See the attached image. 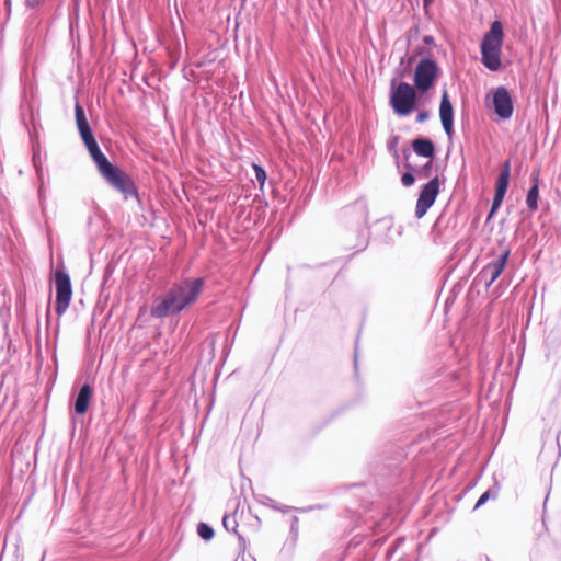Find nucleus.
<instances>
[{
    "label": "nucleus",
    "instance_id": "obj_3",
    "mask_svg": "<svg viewBox=\"0 0 561 561\" xmlns=\"http://www.w3.org/2000/svg\"><path fill=\"white\" fill-rule=\"evenodd\" d=\"M89 154L108 185L121 192L125 198L138 197V190L133 179L124 170L113 164L100 147Z\"/></svg>",
    "mask_w": 561,
    "mask_h": 561
},
{
    "label": "nucleus",
    "instance_id": "obj_15",
    "mask_svg": "<svg viewBox=\"0 0 561 561\" xmlns=\"http://www.w3.org/2000/svg\"><path fill=\"white\" fill-rule=\"evenodd\" d=\"M92 396H93L92 387L87 382L83 383L80 387V389L77 393V397L75 399V402H73V410H75L76 414L83 415L88 411Z\"/></svg>",
    "mask_w": 561,
    "mask_h": 561
},
{
    "label": "nucleus",
    "instance_id": "obj_40",
    "mask_svg": "<svg viewBox=\"0 0 561 561\" xmlns=\"http://www.w3.org/2000/svg\"><path fill=\"white\" fill-rule=\"evenodd\" d=\"M4 4H5L7 9H8V12L10 13L11 4H12L11 0H4Z\"/></svg>",
    "mask_w": 561,
    "mask_h": 561
},
{
    "label": "nucleus",
    "instance_id": "obj_17",
    "mask_svg": "<svg viewBox=\"0 0 561 561\" xmlns=\"http://www.w3.org/2000/svg\"><path fill=\"white\" fill-rule=\"evenodd\" d=\"M531 185L526 195V205L529 210L535 211L538 209L539 199V171H533L530 174Z\"/></svg>",
    "mask_w": 561,
    "mask_h": 561
},
{
    "label": "nucleus",
    "instance_id": "obj_2",
    "mask_svg": "<svg viewBox=\"0 0 561 561\" xmlns=\"http://www.w3.org/2000/svg\"><path fill=\"white\" fill-rule=\"evenodd\" d=\"M204 285L203 277H187L173 284L162 296L154 298L150 307V316L154 319H163L179 314L196 302Z\"/></svg>",
    "mask_w": 561,
    "mask_h": 561
},
{
    "label": "nucleus",
    "instance_id": "obj_34",
    "mask_svg": "<svg viewBox=\"0 0 561 561\" xmlns=\"http://www.w3.org/2000/svg\"><path fill=\"white\" fill-rule=\"evenodd\" d=\"M298 517L293 516L291 523H290V533L296 537L298 535Z\"/></svg>",
    "mask_w": 561,
    "mask_h": 561
},
{
    "label": "nucleus",
    "instance_id": "obj_23",
    "mask_svg": "<svg viewBox=\"0 0 561 561\" xmlns=\"http://www.w3.org/2000/svg\"><path fill=\"white\" fill-rule=\"evenodd\" d=\"M357 243L351 248L357 249V252L363 251L368 245V231L367 228H363L357 232Z\"/></svg>",
    "mask_w": 561,
    "mask_h": 561
},
{
    "label": "nucleus",
    "instance_id": "obj_11",
    "mask_svg": "<svg viewBox=\"0 0 561 561\" xmlns=\"http://www.w3.org/2000/svg\"><path fill=\"white\" fill-rule=\"evenodd\" d=\"M511 254V249L504 250L496 260L486 264L478 274V278L484 282L485 287L489 288L503 273L507 265Z\"/></svg>",
    "mask_w": 561,
    "mask_h": 561
},
{
    "label": "nucleus",
    "instance_id": "obj_20",
    "mask_svg": "<svg viewBox=\"0 0 561 561\" xmlns=\"http://www.w3.org/2000/svg\"><path fill=\"white\" fill-rule=\"evenodd\" d=\"M499 486L493 485L492 488L488 489L485 492H483L480 497L478 499L473 510H478L482 505H484L489 500L493 499L495 500L499 495Z\"/></svg>",
    "mask_w": 561,
    "mask_h": 561
},
{
    "label": "nucleus",
    "instance_id": "obj_26",
    "mask_svg": "<svg viewBox=\"0 0 561 561\" xmlns=\"http://www.w3.org/2000/svg\"><path fill=\"white\" fill-rule=\"evenodd\" d=\"M405 538L404 537H398L392 545L388 548L386 553V560L390 561L393 557V554L397 552V550L404 543Z\"/></svg>",
    "mask_w": 561,
    "mask_h": 561
},
{
    "label": "nucleus",
    "instance_id": "obj_12",
    "mask_svg": "<svg viewBox=\"0 0 561 561\" xmlns=\"http://www.w3.org/2000/svg\"><path fill=\"white\" fill-rule=\"evenodd\" d=\"M511 178V162L506 160L501 167V171L496 178L495 192L492 198L491 208L497 209L501 207L506 195Z\"/></svg>",
    "mask_w": 561,
    "mask_h": 561
},
{
    "label": "nucleus",
    "instance_id": "obj_16",
    "mask_svg": "<svg viewBox=\"0 0 561 561\" xmlns=\"http://www.w3.org/2000/svg\"><path fill=\"white\" fill-rule=\"evenodd\" d=\"M413 151L426 159H433L435 156V145L432 139L425 136H419L411 142Z\"/></svg>",
    "mask_w": 561,
    "mask_h": 561
},
{
    "label": "nucleus",
    "instance_id": "obj_21",
    "mask_svg": "<svg viewBox=\"0 0 561 561\" xmlns=\"http://www.w3.org/2000/svg\"><path fill=\"white\" fill-rule=\"evenodd\" d=\"M197 534L203 540L209 541L214 538L215 531L210 525H208L207 523L201 522L197 525Z\"/></svg>",
    "mask_w": 561,
    "mask_h": 561
},
{
    "label": "nucleus",
    "instance_id": "obj_31",
    "mask_svg": "<svg viewBox=\"0 0 561 561\" xmlns=\"http://www.w3.org/2000/svg\"><path fill=\"white\" fill-rule=\"evenodd\" d=\"M355 206L359 208V210L362 213V216H363V219H364V222L367 224V220H368V208H367L366 204L363 203V202H356Z\"/></svg>",
    "mask_w": 561,
    "mask_h": 561
},
{
    "label": "nucleus",
    "instance_id": "obj_35",
    "mask_svg": "<svg viewBox=\"0 0 561 561\" xmlns=\"http://www.w3.org/2000/svg\"><path fill=\"white\" fill-rule=\"evenodd\" d=\"M430 118V112L428 111H420L416 115V122L417 123H424Z\"/></svg>",
    "mask_w": 561,
    "mask_h": 561
},
{
    "label": "nucleus",
    "instance_id": "obj_14",
    "mask_svg": "<svg viewBox=\"0 0 561 561\" xmlns=\"http://www.w3.org/2000/svg\"><path fill=\"white\" fill-rule=\"evenodd\" d=\"M440 376H443V378L436 382V386L450 389L455 386H465L467 383L468 371L465 368L460 370H444Z\"/></svg>",
    "mask_w": 561,
    "mask_h": 561
},
{
    "label": "nucleus",
    "instance_id": "obj_8",
    "mask_svg": "<svg viewBox=\"0 0 561 561\" xmlns=\"http://www.w3.org/2000/svg\"><path fill=\"white\" fill-rule=\"evenodd\" d=\"M490 105L499 118L510 119L514 112V100L511 91L503 85L492 89L489 93Z\"/></svg>",
    "mask_w": 561,
    "mask_h": 561
},
{
    "label": "nucleus",
    "instance_id": "obj_43",
    "mask_svg": "<svg viewBox=\"0 0 561 561\" xmlns=\"http://www.w3.org/2000/svg\"><path fill=\"white\" fill-rule=\"evenodd\" d=\"M351 543H353V546L357 545V542H354V539H351Z\"/></svg>",
    "mask_w": 561,
    "mask_h": 561
},
{
    "label": "nucleus",
    "instance_id": "obj_6",
    "mask_svg": "<svg viewBox=\"0 0 561 561\" xmlns=\"http://www.w3.org/2000/svg\"><path fill=\"white\" fill-rule=\"evenodd\" d=\"M438 64L430 57L422 58L414 70L413 82L420 93L428 92L440 77Z\"/></svg>",
    "mask_w": 561,
    "mask_h": 561
},
{
    "label": "nucleus",
    "instance_id": "obj_32",
    "mask_svg": "<svg viewBox=\"0 0 561 561\" xmlns=\"http://www.w3.org/2000/svg\"><path fill=\"white\" fill-rule=\"evenodd\" d=\"M46 0H25V7L31 10L38 9Z\"/></svg>",
    "mask_w": 561,
    "mask_h": 561
},
{
    "label": "nucleus",
    "instance_id": "obj_1",
    "mask_svg": "<svg viewBox=\"0 0 561 561\" xmlns=\"http://www.w3.org/2000/svg\"><path fill=\"white\" fill-rule=\"evenodd\" d=\"M204 285L203 277H187L173 284L162 296L154 298L150 307V316L154 319H163L179 314L196 302Z\"/></svg>",
    "mask_w": 561,
    "mask_h": 561
},
{
    "label": "nucleus",
    "instance_id": "obj_10",
    "mask_svg": "<svg viewBox=\"0 0 561 561\" xmlns=\"http://www.w3.org/2000/svg\"><path fill=\"white\" fill-rule=\"evenodd\" d=\"M456 218H446L444 213L440 214L433 224L430 232L433 242L436 244H443L453 240L455 237L454 230L456 228Z\"/></svg>",
    "mask_w": 561,
    "mask_h": 561
},
{
    "label": "nucleus",
    "instance_id": "obj_36",
    "mask_svg": "<svg viewBox=\"0 0 561 561\" xmlns=\"http://www.w3.org/2000/svg\"><path fill=\"white\" fill-rule=\"evenodd\" d=\"M423 42H424L426 45H432V44H434V37H433V36H431V35H425V36L423 37Z\"/></svg>",
    "mask_w": 561,
    "mask_h": 561
},
{
    "label": "nucleus",
    "instance_id": "obj_5",
    "mask_svg": "<svg viewBox=\"0 0 561 561\" xmlns=\"http://www.w3.org/2000/svg\"><path fill=\"white\" fill-rule=\"evenodd\" d=\"M417 90L408 82L392 79L390 83L389 103L393 112L399 116L410 115L419 102Z\"/></svg>",
    "mask_w": 561,
    "mask_h": 561
},
{
    "label": "nucleus",
    "instance_id": "obj_39",
    "mask_svg": "<svg viewBox=\"0 0 561 561\" xmlns=\"http://www.w3.org/2000/svg\"><path fill=\"white\" fill-rule=\"evenodd\" d=\"M402 153H403V157L405 160H408L411 154L410 149H408V148L403 149Z\"/></svg>",
    "mask_w": 561,
    "mask_h": 561
},
{
    "label": "nucleus",
    "instance_id": "obj_42",
    "mask_svg": "<svg viewBox=\"0 0 561 561\" xmlns=\"http://www.w3.org/2000/svg\"><path fill=\"white\" fill-rule=\"evenodd\" d=\"M351 543H353V546L357 545V542H354V539H351Z\"/></svg>",
    "mask_w": 561,
    "mask_h": 561
},
{
    "label": "nucleus",
    "instance_id": "obj_38",
    "mask_svg": "<svg viewBox=\"0 0 561 561\" xmlns=\"http://www.w3.org/2000/svg\"><path fill=\"white\" fill-rule=\"evenodd\" d=\"M435 0H423V8L425 11L434 3Z\"/></svg>",
    "mask_w": 561,
    "mask_h": 561
},
{
    "label": "nucleus",
    "instance_id": "obj_29",
    "mask_svg": "<svg viewBox=\"0 0 561 561\" xmlns=\"http://www.w3.org/2000/svg\"><path fill=\"white\" fill-rule=\"evenodd\" d=\"M399 140H400V136L398 135H393L389 138L388 142H387V148H388V151L394 156H397V146L399 144Z\"/></svg>",
    "mask_w": 561,
    "mask_h": 561
},
{
    "label": "nucleus",
    "instance_id": "obj_18",
    "mask_svg": "<svg viewBox=\"0 0 561 561\" xmlns=\"http://www.w3.org/2000/svg\"><path fill=\"white\" fill-rule=\"evenodd\" d=\"M75 117H76V125H77L80 137L93 133V130L90 126V123L87 118L84 108L82 107V105L79 102H77L75 104Z\"/></svg>",
    "mask_w": 561,
    "mask_h": 561
},
{
    "label": "nucleus",
    "instance_id": "obj_24",
    "mask_svg": "<svg viewBox=\"0 0 561 561\" xmlns=\"http://www.w3.org/2000/svg\"><path fill=\"white\" fill-rule=\"evenodd\" d=\"M405 168L408 169V171L402 174L401 182L404 186L409 187L414 184L415 176L413 174V168L410 163L407 162Z\"/></svg>",
    "mask_w": 561,
    "mask_h": 561
},
{
    "label": "nucleus",
    "instance_id": "obj_13",
    "mask_svg": "<svg viewBox=\"0 0 561 561\" xmlns=\"http://www.w3.org/2000/svg\"><path fill=\"white\" fill-rule=\"evenodd\" d=\"M439 117L443 129L448 138H451L454 130V107L446 90L443 91L439 103Z\"/></svg>",
    "mask_w": 561,
    "mask_h": 561
},
{
    "label": "nucleus",
    "instance_id": "obj_27",
    "mask_svg": "<svg viewBox=\"0 0 561 561\" xmlns=\"http://www.w3.org/2000/svg\"><path fill=\"white\" fill-rule=\"evenodd\" d=\"M433 171V159H428V161L416 170V174L419 178L427 179L431 178Z\"/></svg>",
    "mask_w": 561,
    "mask_h": 561
},
{
    "label": "nucleus",
    "instance_id": "obj_22",
    "mask_svg": "<svg viewBox=\"0 0 561 561\" xmlns=\"http://www.w3.org/2000/svg\"><path fill=\"white\" fill-rule=\"evenodd\" d=\"M407 454L402 448H399L396 451V456L389 461V463H385L386 467L391 468V474L397 476L399 463L405 458Z\"/></svg>",
    "mask_w": 561,
    "mask_h": 561
},
{
    "label": "nucleus",
    "instance_id": "obj_41",
    "mask_svg": "<svg viewBox=\"0 0 561 561\" xmlns=\"http://www.w3.org/2000/svg\"><path fill=\"white\" fill-rule=\"evenodd\" d=\"M354 365H355V367L357 366V357L356 356L354 358Z\"/></svg>",
    "mask_w": 561,
    "mask_h": 561
},
{
    "label": "nucleus",
    "instance_id": "obj_30",
    "mask_svg": "<svg viewBox=\"0 0 561 561\" xmlns=\"http://www.w3.org/2000/svg\"><path fill=\"white\" fill-rule=\"evenodd\" d=\"M257 501H259L261 504H263V505H265V506H268V507H271V508H272V505H276V504H277V502H276L275 500H273L272 497H270V496H267V495H263V494H261V495H259V496H257Z\"/></svg>",
    "mask_w": 561,
    "mask_h": 561
},
{
    "label": "nucleus",
    "instance_id": "obj_9",
    "mask_svg": "<svg viewBox=\"0 0 561 561\" xmlns=\"http://www.w3.org/2000/svg\"><path fill=\"white\" fill-rule=\"evenodd\" d=\"M438 194L439 179L438 176H434L420 190L415 206V217L417 219H421L426 215L428 209L434 205Z\"/></svg>",
    "mask_w": 561,
    "mask_h": 561
},
{
    "label": "nucleus",
    "instance_id": "obj_28",
    "mask_svg": "<svg viewBox=\"0 0 561 561\" xmlns=\"http://www.w3.org/2000/svg\"><path fill=\"white\" fill-rule=\"evenodd\" d=\"M253 169H254L255 178H256V180L260 183V186L262 188L264 186V184H265L266 179H267L266 171H265V169L263 167H261L259 164H253Z\"/></svg>",
    "mask_w": 561,
    "mask_h": 561
},
{
    "label": "nucleus",
    "instance_id": "obj_7",
    "mask_svg": "<svg viewBox=\"0 0 561 561\" xmlns=\"http://www.w3.org/2000/svg\"><path fill=\"white\" fill-rule=\"evenodd\" d=\"M56 287L55 311L61 317L71 302L72 286L68 272L61 267L57 268L54 276Z\"/></svg>",
    "mask_w": 561,
    "mask_h": 561
},
{
    "label": "nucleus",
    "instance_id": "obj_33",
    "mask_svg": "<svg viewBox=\"0 0 561 561\" xmlns=\"http://www.w3.org/2000/svg\"><path fill=\"white\" fill-rule=\"evenodd\" d=\"M272 508L275 510V511L282 512V513H287V512L297 510L296 507L287 506V505H282V504H278V503L276 505H272Z\"/></svg>",
    "mask_w": 561,
    "mask_h": 561
},
{
    "label": "nucleus",
    "instance_id": "obj_4",
    "mask_svg": "<svg viewBox=\"0 0 561 561\" xmlns=\"http://www.w3.org/2000/svg\"><path fill=\"white\" fill-rule=\"evenodd\" d=\"M504 28L500 20L490 24L480 43L481 62L490 71L496 72L502 68V47Z\"/></svg>",
    "mask_w": 561,
    "mask_h": 561
},
{
    "label": "nucleus",
    "instance_id": "obj_37",
    "mask_svg": "<svg viewBox=\"0 0 561 561\" xmlns=\"http://www.w3.org/2000/svg\"><path fill=\"white\" fill-rule=\"evenodd\" d=\"M496 213H497V209L490 208L485 224H488L494 217V215Z\"/></svg>",
    "mask_w": 561,
    "mask_h": 561
},
{
    "label": "nucleus",
    "instance_id": "obj_25",
    "mask_svg": "<svg viewBox=\"0 0 561 561\" xmlns=\"http://www.w3.org/2000/svg\"><path fill=\"white\" fill-rule=\"evenodd\" d=\"M81 139L89 153L100 147L93 133L82 136Z\"/></svg>",
    "mask_w": 561,
    "mask_h": 561
},
{
    "label": "nucleus",
    "instance_id": "obj_19",
    "mask_svg": "<svg viewBox=\"0 0 561 561\" xmlns=\"http://www.w3.org/2000/svg\"><path fill=\"white\" fill-rule=\"evenodd\" d=\"M222 525L227 531H232L237 535L239 540V546L241 548H245V539L242 535L238 533V523L233 516L225 515L222 518Z\"/></svg>",
    "mask_w": 561,
    "mask_h": 561
}]
</instances>
